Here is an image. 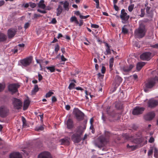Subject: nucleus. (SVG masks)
Here are the masks:
<instances>
[{"instance_id": "1", "label": "nucleus", "mask_w": 158, "mask_h": 158, "mask_svg": "<svg viewBox=\"0 0 158 158\" xmlns=\"http://www.w3.org/2000/svg\"><path fill=\"white\" fill-rule=\"evenodd\" d=\"M157 83H158V77H157L156 76L154 78L148 79L145 83L144 91L145 92H147L148 89L152 88Z\"/></svg>"}, {"instance_id": "2", "label": "nucleus", "mask_w": 158, "mask_h": 158, "mask_svg": "<svg viewBox=\"0 0 158 158\" xmlns=\"http://www.w3.org/2000/svg\"><path fill=\"white\" fill-rule=\"evenodd\" d=\"M146 30L143 26H140L136 29L134 32V35L135 37L138 38H142L145 35Z\"/></svg>"}, {"instance_id": "3", "label": "nucleus", "mask_w": 158, "mask_h": 158, "mask_svg": "<svg viewBox=\"0 0 158 158\" xmlns=\"http://www.w3.org/2000/svg\"><path fill=\"white\" fill-rule=\"evenodd\" d=\"M73 113L77 121H80L83 119L85 114L78 108L75 109Z\"/></svg>"}, {"instance_id": "4", "label": "nucleus", "mask_w": 158, "mask_h": 158, "mask_svg": "<svg viewBox=\"0 0 158 158\" xmlns=\"http://www.w3.org/2000/svg\"><path fill=\"white\" fill-rule=\"evenodd\" d=\"M32 57L30 56L23 59L20 60L19 62L21 65L24 67H27L30 65L32 62Z\"/></svg>"}, {"instance_id": "5", "label": "nucleus", "mask_w": 158, "mask_h": 158, "mask_svg": "<svg viewBox=\"0 0 158 158\" xmlns=\"http://www.w3.org/2000/svg\"><path fill=\"white\" fill-rule=\"evenodd\" d=\"M12 104L14 108L16 110L21 109L23 105L22 101L19 99L14 98L12 100Z\"/></svg>"}, {"instance_id": "6", "label": "nucleus", "mask_w": 158, "mask_h": 158, "mask_svg": "<svg viewBox=\"0 0 158 158\" xmlns=\"http://www.w3.org/2000/svg\"><path fill=\"white\" fill-rule=\"evenodd\" d=\"M120 17L122 20V23H125L129 19L130 16L125 12V10L124 9H123L121 10Z\"/></svg>"}, {"instance_id": "7", "label": "nucleus", "mask_w": 158, "mask_h": 158, "mask_svg": "<svg viewBox=\"0 0 158 158\" xmlns=\"http://www.w3.org/2000/svg\"><path fill=\"white\" fill-rule=\"evenodd\" d=\"M111 135L110 133L108 131H105V136H101L99 138L100 141L102 143H107L109 142V138Z\"/></svg>"}, {"instance_id": "8", "label": "nucleus", "mask_w": 158, "mask_h": 158, "mask_svg": "<svg viewBox=\"0 0 158 158\" xmlns=\"http://www.w3.org/2000/svg\"><path fill=\"white\" fill-rule=\"evenodd\" d=\"M9 110L6 106L4 105L0 107V116L1 117L4 118L7 115Z\"/></svg>"}, {"instance_id": "9", "label": "nucleus", "mask_w": 158, "mask_h": 158, "mask_svg": "<svg viewBox=\"0 0 158 158\" xmlns=\"http://www.w3.org/2000/svg\"><path fill=\"white\" fill-rule=\"evenodd\" d=\"M145 110L144 107L136 106L133 109L132 113L134 115H138L142 114Z\"/></svg>"}, {"instance_id": "10", "label": "nucleus", "mask_w": 158, "mask_h": 158, "mask_svg": "<svg viewBox=\"0 0 158 158\" xmlns=\"http://www.w3.org/2000/svg\"><path fill=\"white\" fill-rule=\"evenodd\" d=\"M19 85L18 84H10L8 86V90L9 91L11 92L12 94H13L18 91V89L19 87Z\"/></svg>"}, {"instance_id": "11", "label": "nucleus", "mask_w": 158, "mask_h": 158, "mask_svg": "<svg viewBox=\"0 0 158 158\" xmlns=\"http://www.w3.org/2000/svg\"><path fill=\"white\" fill-rule=\"evenodd\" d=\"M148 107L150 108H153L158 105V100L153 99H150L148 102Z\"/></svg>"}, {"instance_id": "12", "label": "nucleus", "mask_w": 158, "mask_h": 158, "mask_svg": "<svg viewBox=\"0 0 158 158\" xmlns=\"http://www.w3.org/2000/svg\"><path fill=\"white\" fill-rule=\"evenodd\" d=\"M17 31V29L14 28L9 29L7 31V35L8 38L11 39L13 38L15 35Z\"/></svg>"}, {"instance_id": "13", "label": "nucleus", "mask_w": 158, "mask_h": 158, "mask_svg": "<svg viewBox=\"0 0 158 158\" xmlns=\"http://www.w3.org/2000/svg\"><path fill=\"white\" fill-rule=\"evenodd\" d=\"M38 158H52V157L50 152L47 151H44L39 154Z\"/></svg>"}, {"instance_id": "14", "label": "nucleus", "mask_w": 158, "mask_h": 158, "mask_svg": "<svg viewBox=\"0 0 158 158\" xmlns=\"http://www.w3.org/2000/svg\"><path fill=\"white\" fill-rule=\"evenodd\" d=\"M81 136L78 133H74L72 135L71 139L75 143H78L81 141Z\"/></svg>"}, {"instance_id": "15", "label": "nucleus", "mask_w": 158, "mask_h": 158, "mask_svg": "<svg viewBox=\"0 0 158 158\" xmlns=\"http://www.w3.org/2000/svg\"><path fill=\"white\" fill-rule=\"evenodd\" d=\"M137 143L140 144L141 146H142L147 143V141L145 138L143 137L136 139L135 140Z\"/></svg>"}, {"instance_id": "16", "label": "nucleus", "mask_w": 158, "mask_h": 158, "mask_svg": "<svg viewBox=\"0 0 158 158\" xmlns=\"http://www.w3.org/2000/svg\"><path fill=\"white\" fill-rule=\"evenodd\" d=\"M151 53L150 52H144L140 56V59L143 60H149L150 58Z\"/></svg>"}, {"instance_id": "17", "label": "nucleus", "mask_w": 158, "mask_h": 158, "mask_svg": "<svg viewBox=\"0 0 158 158\" xmlns=\"http://www.w3.org/2000/svg\"><path fill=\"white\" fill-rule=\"evenodd\" d=\"M134 67V65L133 64H131L129 66H124L121 68V69L124 72L127 73L130 71Z\"/></svg>"}, {"instance_id": "18", "label": "nucleus", "mask_w": 158, "mask_h": 158, "mask_svg": "<svg viewBox=\"0 0 158 158\" xmlns=\"http://www.w3.org/2000/svg\"><path fill=\"white\" fill-rule=\"evenodd\" d=\"M106 112L108 115L113 117L115 116L116 113L111 107L108 106L106 109Z\"/></svg>"}, {"instance_id": "19", "label": "nucleus", "mask_w": 158, "mask_h": 158, "mask_svg": "<svg viewBox=\"0 0 158 158\" xmlns=\"http://www.w3.org/2000/svg\"><path fill=\"white\" fill-rule=\"evenodd\" d=\"M155 114L153 112H150L144 116V118L147 121L152 120L155 117Z\"/></svg>"}, {"instance_id": "20", "label": "nucleus", "mask_w": 158, "mask_h": 158, "mask_svg": "<svg viewBox=\"0 0 158 158\" xmlns=\"http://www.w3.org/2000/svg\"><path fill=\"white\" fill-rule=\"evenodd\" d=\"M66 125L68 129H71L74 126L73 122V120L71 118H69L66 122Z\"/></svg>"}, {"instance_id": "21", "label": "nucleus", "mask_w": 158, "mask_h": 158, "mask_svg": "<svg viewBox=\"0 0 158 158\" xmlns=\"http://www.w3.org/2000/svg\"><path fill=\"white\" fill-rule=\"evenodd\" d=\"M86 129V126H84V127L82 126H79L77 128L76 130L77 133H78L79 135H81L84 132L85 129Z\"/></svg>"}, {"instance_id": "22", "label": "nucleus", "mask_w": 158, "mask_h": 158, "mask_svg": "<svg viewBox=\"0 0 158 158\" xmlns=\"http://www.w3.org/2000/svg\"><path fill=\"white\" fill-rule=\"evenodd\" d=\"M70 139L68 138H65L60 139L59 142L61 143V145H68L70 144L69 140Z\"/></svg>"}, {"instance_id": "23", "label": "nucleus", "mask_w": 158, "mask_h": 158, "mask_svg": "<svg viewBox=\"0 0 158 158\" xmlns=\"http://www.w3.org/2000/svg\"><path fill=\"white\" fill-rule=\"evenodd\" d=\"M10 158H22L21 155L18 152H14L10 155Z\"/></svg>"}, {"instance_id": "24", "label": "nucleus", "mask_w": 158, "mask_h": 158, "mask_svg": "<svg viewBox=\"0 0 158 158\" xmlns=\"http://www.w3.org/2000/svg\"><path fill=\"white\" fill-rule=\"evenodd\" d=\"M30 103V101L28 99L25 100L24 101L23 109V110H26L28 108Z\"/></svg>"}, {"instance_id": "25", "label": "nucleus", "mask_w": 158, "mask_h": 158, "mask_svg": "<svg viewBox=\"0 0 158 158\" xmlns=\"http://www.w3.org/2000/svg\"><path fill=\"white\" fill-rule=\"evenodd\" d=\"M105 46L107 48L106 49V52H104V54L106 55L110 54H111V50L110 49V46L107 43L106 44Z\"/></svg>"}, {"instance_id": "26", "label": "nucleus", "mask_w": 158, "mask_h": 158, "mask_svg": "<svg viewBox=\"0 0 158 158\" xmlns=\"http://www.w3.org/2000/svg\"><path fill=\"white\" fill-rule=\"evenodd\" d=\"M6 39V35L4 33L0 32V42L5 41Z\"/></svg>"}, {"instance_id": "27", "label": "nucleus", "mask_w": 158, "mask_h": 158, "mask_svg": "<svg viewBox=\"0 0 158 158\" xmlns=\"http://www.w3.org/2000/svg\"><path fill=\"white\" fill-rule=\"evenodd\" d=\"M60 3L63 5V7L65 10L67 11L69 10V4L67 1H66L64 3H63V2H61Z\"/></svg>"}, {"instance_id": "28", "label": "nucleus", "mask_w": 158, "mask_h": 158, "mask_svg": "<svg viewBox=\"0 0 158 158\" xmlns=\"http://www.w3.org/2000/svg\"><path fill=\"white\" fill-rule=\"evenodd\" d=\"M145 63L144 62L138 63L136 65L137 69L138 71L140 70L145 65Z\"/></svg>"}, {"instance_id": "29", "label": "nucleus", "mask_w": 158, "mask_h": 158, "mask_svg": "<svg viewBox=\"0 0 158 158\" xmlns=\"http://www.w3.org/2000/svg\"><path fill=\"white\" fill-rule=\"evenodd\" d=\"M57 12L56 13V15L59 16L61 14L63 11V8L62 6L59 5L58 6V8L56 9Z\"/></svg>"}, {"instance_id": "30", "label": "nucleus", "mask_w": 158, "mask_h": 158, "mask_svg": "<svg viewBox=\"0 0 158 158\" xmlns=\"http://www.w3.org/2000/svg\"><path fill=\"white\" fill-rule=\"evenodd\" d=\"M44 0H41L40 1L38 4L39 7L43 9H45L46 7V6L45 4H44Z\"/></svg>"}, {"instance_id": "31", "label": "nucleus", "mask_w": 158, "mask_h": 158, "mask_svg": "<svg viewBox=\"0 0 158 158\" xmlns=\"http://www.w3.org/2000/svg\"><path fill=\"white\" fill-rule=\"evenodd\" d=\"M39 90L38 85H34V89L31 91V93L32 94H35Z\"/></svg>"}, {"instance_id": "32", "label": "nucleus", "mask_w": 158, "mask_h": 158, "mask_svg": "<svg viewBox=\"0 0 158 158\" xmlns=\"http://www.w3.org/2000/svg\"><path fill=\"white\" fill-rule=\"evenodd\" d=\"M46 68L48 70H49L51 73H53L55 72V66L52 65L51 66L46 67Z\"/></svg>"}, {"instance_id": "33", "label": "nucleus", "mask_w": 158, "mask_h": 158, "mask_svg": "<svg viewBox=\"0 0 158 158\" xmlns=\"http://www.w3.org/2000/svg\"><path fill=\"white\" fill-rule=\"evenodd\" d=\"M22 120L23 122V127H26L27 126V121L25 118L23 116L22 117Z\"/></svg>"}, {"instance_id": "34", "label": "nucleus", "mask_w": 158, "mask_h": 158, "mask_svg": "<svg viewBox=\"0 0 158 158\" xmlns=\"http://www.w3.org/2000/svg\"><path fill=\"white\" fill-rule=\"evenodd\" d=\"M44 127L42 125L40 126H37L35 128V130L37 131H42L44 129Z\"/></svg>"}, {"instance_id": "35", "label": "nucleus", "mask_w": 158, "mask_h": 158, "mask_svg": "<svg viewBox=\"0 0 158 158\" xmlns=\"http://www.w3.org/2000/svg\"><path fill=\"white\" fill-rule=\"evenodd\" d=\"M114 59L113 57L111 58L110 60L109 61V67L110 69L112 68L113 64H114Z\"/></svg>"}, {"instance_id": "36", "label": "nucleus", "mask_w": 158, "mask_h": 158, "mask_svg": "<svg viewBox=\"0 0 158 158\" xmlns=\"http://www.w3.org/2000/svg\"><path fill=\"white\" fill-rule=\"evenodd\" d=\"M127 148L129 149H131L132 151L136 149V146L134 145L130 146L129 144L127 145Z\"/></svg>"}, {"instance_id": "37", "label": "nucleus", "mask_w": 158, "mask_h": 158, "mask_svg": "<svg viewBox=\"0 0 158 158\" xmlns=\"http://www.w3.org/2000/svg\"><path fill=\"white\" fill-rule=\"evenodd\" d=\"M54 94V93L49 91L48 93H47L45 95V98H46L50 97L52 95Z\"/></svg>"}, {"instance_id": "38", "label": "nucleus", "mask_w": 158, "mask_h": 158, "mask_svg": "<svg viewBox=\"0 0 158 158\" xmlns=\"http://www.w3.org/2000/svg\"><path fill=\"white\" fill-rule=\"evenodd\" d=\"M154 152V156L156 158H157L158 157V150L157 148H155L153 149Z\"/></svg>"}, {"instance_id": "39", "label": "nucleus", "mask_w": 158, "mask_h": 158, "mask_svg": "<svg viewBox=\"0 0 158 158\" xmlns=\"http://www.w3.org/2000/svg\"><path fill=\"white\" fill-rule=\"evenodd\" d=\"M60 49V46L58 44H56L55 47V51L56 54H57L58 51Z\"/></svg>"}, {"instance_id": "40", "label": "nucleus", "mask_w": 158, "mask_h": 158, "mask_svg": "<svg viewBox=\"0 0 158 158\" xmlns=\"http://www.w3.org/2000/svg\"><path fill=\"white\" fill-rule=\"evenodd\" d=\"M75 86V84L73 83H71L70 84L68 87V88L69 89L71 90L73 88H74Z\"/></svg>"}, {"instance_id": "41", "label": "nucleus", "mask_w": 158, "mask_h": 158, "mask_svg": "<svg viewBox=\"0 0 158 158\" xmlns=\"http://www.w3.org/2000/svg\"><path fill=\"white\" fill-rule=\"evenodd\" d=\"M134 4H132L129 6L128 7V10L130 12H131L134 9Z\"/></svg>"}, {"instance_id": "42", "label": "nucleus", "mask_w": 158, "mask_h": 158, "mask_svg": "<svg viewBox=\"0 0 158 158\" xmlns=\"http://www.w3.org/2000/svg\"><path fill=\"white\" fill-rule=\"evenodd\" d=\"M94 1L96 3V7L97 9H99L100 8L99 7V0H94Z\"/></svg>"}, {"instance_id": "43", "label": "nucleus", "mask_w": 158, "mask_h": 158, "mask_svg": "<svg viewBox=\"0 0 158 158\" xmlns=\"http://www.w3.org/2000/svg\"><path fill=\"white\" fill-rule=\"evenodd\" d=\"M5 85L2 84L0 83V92L2 91L4 89Z\"/></svg>"}, {"instance_id": "44", "label": "nucleus", "mask_w": 158, "mask_h": 158, "mask_svg": "<svg viewBox=\"0 0 158 158\" xmlns=\"http://www.w3.org/2000/svg\"><path fill=\"white\" fill-rule=\"evenodd\" d=\"M122 32L125 34H127L128 32V30L126 28L123 27L122 28Z\"/></svg>"}, {"instance_id": "45", "label": "nucleus", "mask_w": 158, "mask_h": 158, "mask_svg": "<svg viewBox=\"0 0 158 158\" xmlns=\"http://www.w3.org/2000/svg\"><path fill=\"white\" fill-rule=\"evenodd\" d=\"M141 14L139 15L141 17H143L144 16L145 13H144V9H141Z\"/></svg>"}, {"instance_id": "46", "label": "nucleus", "mask_w": 158, "mask_h": 158, "mask_svg": "<svg viewBox=\"0 0 158 158\" xmlns=\"http://www.w3.org/2000/svg\"><path fill=\"white\" fill-rule=\"evenodd\" d=\"M30 25V24L28 22L26 23L24 25V27L25 29H27Z\"/></svg>"}, {"instance_id": "47", "label": "nucleus", "mask_w": 158, "mask_h": 158, "mask_svg": "<svg viewBox=\"0 0 158 158\" xmlns=\"http://www.w3.org/2000/svg\"><path fill=\"white\" fill-rule=\"evenodd\" d=\"M77 19L76 17L75 16H73L71 17L70 19V21L71 22H74Z\"/></svg>"}, {"instance_id": "48", "label": "nucleus", "mask_w": 158, "mask_h": 158, "mask_svg": "<svg viewBox=\"0 0 158 158\" xmlns=\"http://www.w3.org/2000/svg\"><path fill=\"white\" fill-rule=\"evenodd\" d=\"M106 70V68L104 66H102L101 70V72L102 74H104Z\"/></svg>"}, {"instance_id": "49", "label": "nucleus", "mask_w": 158, "mask_h": 158, "mask_svg": "<svg viewBox=\"0 0 158 158\" xmlns=\"http://www.w3.org/2000/svg\"><path fill=\"white\" fill-rule=\"evenodd\" d=\"M91 27L92 28H98L99 27V25L95 24H91Z\"/></svg>"}, {"instance_id": "50", "label": "nucleus", "mask_w": 158, "mask_h": 158, "mask_svg": "<svg viewBox=\"0 0 158 158\" xmlns=\"http://www.w3.org/2000/svg\"><path fill=\"white\" fill-rule=\"evenodd\" d=\"M30 6L31 8H33L36 6V4L35 3L31 2L30 3Z\"/></svg>"}, {"instance_id": "51", "label": "nucleus", "mask_w": 158, "mask_h": 158, "mask_svg": "<svg viewBox=\"0 0 158 158\" xmlns=\"http://www.w3.org/2000/svg\"><path fill=\"white\" fill-rule=\"evenodd\" d=\"M89 17V15H87L85 16H83L82 15H80V18L81 19H85L88 18V17Z\"/></svg>"}, {"instance_id": "52", "label": "nucleus", "mask_w": 158, "mask_h": 158, "mask_svg": "<svg viewBox=\"0 0 158 158\" xmlns=\"http://www.w3.org/2000/svg\"><path fill=\"white\" fill-rule=\"evenodd\" d=\"M38 80L39 81H40L43 79V77L42 75L40 73H39L38 74Z\"/></svg>"}, {"instance_id": "53", "label": "nucleus", "mask_w": 158, "mask_h": 158, "mask_svg": "<svg viewBox=\"0 0 158 158\" xmlns=\"http://www.w3.org/2000/svg\"><path fill=\"white\" fill-rule=\"evenodd\" d=\"M61 59L62 61H65L67 60V59L65 58L63 55L61 56Z\"/></svg>"}, {"instance_id": "54", "label": "nucleus", "mask_w": 158, "mask_h": 158, "mask_svg": "<svg viewBox=\"0 0 158 158\" xmlns=\"http://www.w3.org/2000/svg\"><path fill=\"white\" fill-rule=\"evenodd\" d=\"M57 100V99L55 96H54L52 97V102H55Z\"/></svg>"}, {"instance_id": "55", "label": "nucleus", "mask_w": 158, "mask_h": 158, "mask_svg": "<svg viewBox=\"0 0 158 158\" xmlns=\"http://www.w3.org/2000/svg\"><path fill=\"white\" fill-rule=\"evenodd\" d=\"M116 78H117L118 80V81L119 83H121L122 82V79L120 77L117 76L116 77Z\"/></svg>"}, {"instance_id": "56", "label": "nucleus", "mask_w": 158, "mask_h": 158, "mask_svg": "<svg viewBox=\"0 0 158 158\" xmlns=\"http://www.w3.org/2000/svg\"><path fill=\"white\" fill-rule=\"evenodd\" d=\"M56 23H57V21L55 18H54L52 19V20L51 21V23L53 24H55Z\"/></svg>"}, {"instance_id": "57", "label": "nucleus", "mask_w": 158, "mask_h": 158, "mask_svg": "<svg viewBox=\"0 0 158 158\" xmlns=\"http://www.w3.org/2000/svg\"><path fill=\"white\" fill-rule=\"evenodd\" d=\"M97 76H98V78H103L104 75L101 74L100 73H98L97 74Z\"/></svg>"}, {"instance_id": "58", "label": "nucleus", "mask_w": 158, "mask_h": 158, "mask_svg": "<svg viewBox=\"0 0 158 158\" xmlns=\"http://www.w3.org/2000/svg\"><path fill=\"white\" fill-rule=\"evenodd\" d=\"M37 11L39 12H40L43 14H45L47 12L45 10H40V9H38L37 10Z\"/></svg>"}, {"instance_id": "59", "label": "nucleus", "mask_w": 158, "mask_h": 158, "mask_svg": "<svg viewBox=\"0 0 158 158\" xmlns=\"http://www.w3.org/2000/svg\"><path fill=\"white\" fill-rule=\"evenodd\" d=\"M150 7L149 6H147L146 8V12L147 13L149 14L150 13Z\"/></svg>"}, {"instance_id": "60", "label": "nucleus", "mask_w": 158, "mask_h": 158, "mask_svg": "<svg viewBox=\"0 0 158 158\" xmlns=\"http://www.w3.org/2000/svg\"><path fill=\"white\" fill-rule=\"evenodd\" d=\"M153 152L152 150H151L148 151V156H150L152 155Z\"/></svg>"}, {"instance_id": "61", "label": "nucleus", "mask_w": 158, "mask_h": 158, "mask_svg": "<svg viewBox=\"0 0 158 158\" xmlns=\"http://www.w3.org/2000/svg\"><path fill=\"white\" fill-rule=\"evenodd\" d=\"M154 139L152 137H151L149 140V142L150 143H153L154 141Z\"/></svg>"}, {"instance_id": "62", "label": "nucleus", "mask_w": 158, "mask_h": 158, "mask_svg": "<svg viewBox=\"0 0 158 158\" xmlns=\"http://www.w3.org/2000/svg\"><path fill=\"white\" fill-rule=\"evenodd\" d=\"M114 8L115 10L116 11H118L119 10V7L117 6L116 5H114Z\"/></svg>"}, {"instance_id": "63", "label": "nucleus", "mask_w": 158, "mask_h": 158, "mask_svg": "<svg viewBox=\"0 0 158 158\" xmlns=\"http://www.w3.org/2000/svg\"><path fill=\"white\" fill-rule=\"evenodd\" d=\"M25 45L23 44H19L17 46V47H19L21 48H23L24 47Z\"/></svg>"}, {"instance_id": "64", "label": "nucleus", "mask_w": 158, "mask_h": 158, "mask_svg": "<svg viewBox=\"0 0 158 158\" xmlns=\"http://www.w3.org/2000/svg\"><path fill=\"white\" fill-rule=\"evenodd\" d=\"M151 46L153 48H158V44H156L154 45H152Z\"/></svg>"}]
</instances>
